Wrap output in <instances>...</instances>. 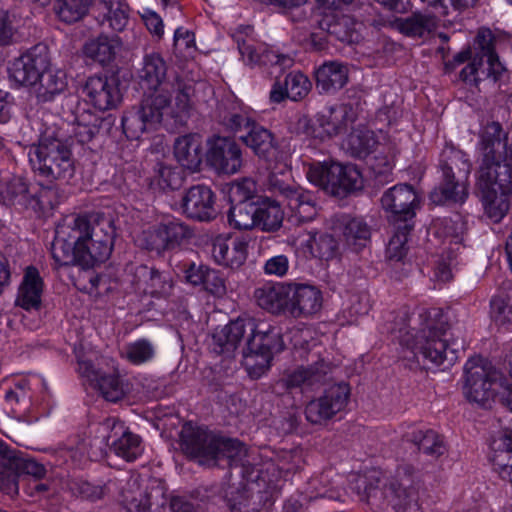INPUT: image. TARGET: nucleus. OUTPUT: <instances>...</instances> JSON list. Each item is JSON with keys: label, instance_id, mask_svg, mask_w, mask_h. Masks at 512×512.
<instances>
[{"label": "nucleus", "instance_id": "42", "mask_svg": "<svg viewBox=\"0 0 512 512\" xmlns=\"http://www.w3.org/2000/svg\"><path fill=\"white\" fill-rule=\"evenodd\" d=\"M284 213L278 202L264 200L257 206L256 227L263 231H275L280 228Z\"/></svg>", "mask_w": 512, "mask_h": 512}, {"label": "nucleus", "instance_id": "57", "mask_svg": "<svg viewBox=\"0 0 512 512\" xmlns=\"http://www.w3.org/2000/svg\"><path fill=\"white\" fill-rule=\"evenodd\" d=\"M256 191V182L250 178H244L229 187V200L232 204L250 203L248 200L253 198Z\"/></svg>", "mask_w": 512, "mask_h": 512}, {"label": "nucleus", "instance_id": "48", "mask_svg": "<svg viewBox=\"0 0 512 512\" xmlns=\"http://www.w3.org/2000/svg\"><path fill=\"white\" fill-rule=\"evenodd\" d=\"M229 223L237 229L256 227L257 205L254 203L233 204L229 211Z\"/></svg>", "mask_w": 512, "mask_h": 512}, {"label": "nucleus", "instance_id": "35", "mask_svg": "<svg viewBox=\"0 0 512 512\" xmlns=\"http://www.w3.org/2000/svg\"><path fill=\"white\" fill-rule=\"evenodd\" d=\"M490 314L493 322L505 329H512V284H507L491 299Z\"/></svg>", "mask_w": 512, "mask_h": 512}, {"label": "nucleus", "instance_id": "12", "mask_svg": "<svg viewBox=\"0 0 512 512\" xmlns=\"http://www.w3.org/2000/svg\"><path fill=\"white\" fill-rule=\"evenodd\" d=\"M100 454L110 448L117 456L133 461L143 451L140 437L130 432L118 418L108 417L96 428L94 444Z\"/></svg>", "mask_w": 512, "mask_h": 512}, {"label": "nucleus", "instance_id": "14", "mask_svg": "<svg viewBox=\"0 0 512 512\" xmlns=\"http://www.w3.org/2000/svg\"><path fill=\"white\" fill-rule=\"evenodd\" d=\"M122 503L128 512H166L167 488L158 478L143 485L138 477H130L122 489Z\"/></svg>", "mask_w": 512, "mask_h": 512}, {"label": "nucleus", "instance_id": "24", "mask_svg": "<svg viewBox=\"0 0 512 512\" xmlns=\"http://www.w3.org/2000/svg\"><path fill=\"white\" fill-rule=\"evenodd\" d=\"M47 66L46 55L37 54L35 50H32L14 60L9 69L10 78L17 84L31 87L34 90L41 73Z\"/></svg>", "mask_w": 512, "mask_h": 512}, {"label": "nucleus", "instance_id": "49", "mask_svg": "<svg viewBox=\"0 0 512 512\" xmlns=\"http://www.w3.org/2000/svg\"><path fill=\"white\" fill-rule=\"evenodd\" d=\"M434 234L439 238L449 239L450 243L458 244L462 241L465 223L459 215L455 218L438 219L433 225Z\"/></svg>", "mask_w": 512, "mask_h": 512}, {"label": "nucleus", "instance_id": "31", "mask_svg": "<svg viewBox=\"0 0 512 512\" xmlns=\"http://www.w3.org/2000/svg\"><path fill=\"white\" fill-rule=\"evenodd\" d=\"M68 87L67 74L64 70L45 68L39 78L33 93L39 102H50L63 94Z\"/></svg>", "mask_w": 512, "mask_h": 512}, {"label": "nucleus", "instance_id": "20", "mask_svg": "<svg viewBox=\"0 0 512 512\" xmlns=\"http://www.w3.org/2000/svg\"><path fill=\"white\" fill-rule=\"evenodd\" d=\"M85 102L99 111L114 109L121 102L119 85L114 78L91 76L82 87Z\"/></svg>", "mask_w": 512, "mask_h": 512}, {"label": "nucleus", "instance_id": "33", "mask_svg": "<svg viewBox=\"0 0 512 512\" xmlns=\"http://www.w3.org/2000/svg\"><path fill=\"white\" fill-rule=\"evenodd\" d=\"M403 437L414 443L423 453L438 457L444 454L446 447L442 437L432 429H423L416 425H408Z\"/></svg>", "mask_w": 512, "mask_h": 512}, {"label": "nucleus", "instance_id": "29", "mask_svg": "<svg viewBox=\"0 0 512 512\" xmlns=\"http://www.w3.org/2000/svg\"><path fill=\"white\" fill-rule=\"evenodd\" d=\"M43 286L39 271L33 266H28L18 288L16 305L25 310L38 309L41 305Z\"/></svg>", "mask_w": 512, "mask_h": 512}, {"label": "nucleus", "instance_id": "15", "mask_svg": "<svg viewBox=\"0 0 512 512\" xmlns=\"http://www.w3.org/2000/svg\"><path fill=\"white\" fill-rule=\"evenodd\" d=\"M75 354L80 376L97 388L104 399L117 402L125 396L127 388L118 375L103 374L93 363L94 355H85L82 348H75Z\"/></svg>", "mask_w": 512, "mask_h": 512}, {"label": "nucleus", "instance_id": "44", "mask_svg": "<svg viewBox=\"0 0 512 512\" xmlns=\"http://www.w3.org/2000/svg\"><path fill=\"white\" fill-rule=\"evenodd\" d=\"M143 292L151 296H167L172 290V281L167 273H160L153 269H143Z\"/></svg>", "mask_w": 512, "mask_h": 512}, {"label": "nucleus", "instance_id": "19", "mask_svg": "<svg viewBox=\"0 0 512 512\" xmlns=\"http://www.w3.org/2000/svg\"><path fill=\"white\" fill-rule=\"evenodd\" d=\"M381 204L394 221L407 222L416 215L420 197L411 185L399 184L383 194Z\"/></svg>", "mask_w": 512, "mask_h": 512}, {"label": "nucleus", "instance_id": "1", "mask_svg": "<svg viewBox=\"0 0 512 512\" xmlns=\"http://www.w3.org/2000/svg\"><path fill=\"white\" fill-rule=\"evenodd\" d=\"M167 70V63L159 53L144 55L137 77L141 87L149 93L145 94L139 108L122 118L128 138L138 139L145 132L167 125L170 120L181 122L188 116L194 89L178 78L175 83H169Z\"/></svg>", "mask_w": 512, "mask_h": 512}, {"label": "nucleus", "instance_id": "40", "mask_svg": "<svg viewBox=\"0 0 512 512\" xmlns=\"http://www.w3.org/2000/svg\"><path fill=\"white\" fill-rule=\"evenodd\" d=\"M492 453L490 460L493 468L502 478L512 472V442L509 437L501 435L491 444Z\"/></svg>", "mask_w": 512, "mask_h": 512}, {"label": "nucleus", "instance_id": "46", "mask_svg": "<svg viewBox=\"0 0 512 512\" xmlns=\"http://www.w3.org/2000/svg\"><path fill=\"white\" fill-rule=\"evenodd\" d=\"M252 33L250 26L239 27L234 34L235 41L237 42L238 50L243 62L249 66L259 65L261 49L263 45L256 46L252 40L244 39L243 36H248Z\"/></svg>", "mask_w": 512, "mask_h": 512}, {"label": "nucleus", "instance_id": "54", "mask_svg": "<svg viewBox=\"0 0 512 512\" xmlns=\"http://www.w3.org/2000/svg\"><path fill=\"white\" fill-rule=\"evenodd\" d=\"M59 203L58 193L50 187L41 188L38 192L32 193L28 207L35 212L48 214Z\"/></svg>", "mask_w": 512, "mask_h": 512}, {"label": "nucleus", "instance_id": "17", "mask_svg": "<svg viewBox=\"0 0 512 512\" xmlns=\"http://www.w3.org/2000/svg\"><path fill=\"white\" fill-rule=\"evenodd\" d=\"M349 396L350 389L346 383L329 387L322 396L307 404L306 419L312 424L325 423L346 407Z\"/></svg>", "mask_w": 512, "mask_h": 512}, {"label": "nucleus", "instance_id": "26", "mask_svg": "<svg viewBox=\"0 0 512 512\" xmlns=\"http://www.w3.org/2000/svg\"><path fill=\"white\" fill-rule=\"evenodd\" d=\"M348 80V66L340 61H326L315 70L316 88L320 94H335Z\"/></svg>", "mask_w": 512, "mask_h": 512}, {"label": "nucleus", "instance_id": "21", "mask_svg": "<svg viewBox=\"0 0 512 512\" xmlns=\"http://www.w3.org/2000/svg\"><path fill=\"white\" fill-rule=\"evenodd\" d=\"M288 315L310 318L320 312L323 305L322 291L308 283L290 282Z\"/></svg>", "mask_w": 512, "mask_h": 512}, {"label": "nucleus", "instance_id": "43", "mask_svg": "<svg viewBox=\"0 0 512 512\" xmlns=\"http://www.w3.org/2000/svg\"><path fill=\"white\" fill-rule=\"evenodd\" d=\"M155 355V345L145 338L127 343L121 352L123 359L137 366L151 362L155 358Z\"/></svg>", "mask_w": 512, "mask_h": 512}, {"label": "nucleus", "instance_id": "51", "mask_svg": "<svg viewBox=\"0 0 512 512\" xmlns=\"http://www.w3.org/2000/svg\"><path fill=\"white\" fill-rule=\"evenodd\" d=\"M167 249L179 245L181 241L190 235L186 225L175 218H167L159 224Z\"/></svg>", "mask_w": 512, "mask_h": 512}, {"label": "nucleus", "instance_id": "10", "mask_svg": "<svg viewBox=\"0 0 512 512\" xmlns=\"http://www.w3.org/2000/svg\"><path fill=\"white\" fill-rule=\"evenodd\" d=\"M464 394L470 401L480 406L490 405L497 394L501 395L506 382L503 374L488 360L474 356L464 366Z\"/></svg>", "mask_w": 512, "mask_h": 512}, {"label": "nucleus", "instance_id": "52", "mask_svg": "<svg viewBox=\"0 0 512 512\" xmlns=\"http://www.w3.org/2000/svg\"><path fill=\"white\" fill-rule=\"evenodd\" d=\"M411 230L412 226L405 223L391 237L386 249V255L389 260L401 261L406 256L408 252V235Z\"/></svg>", "mask_w": 512, "mask_h": 512}, {"label": "nucleus", "instance_id": "6", "mask_svg": "<svg viewBox=\"0 0 512 512\" xmlns=\"http://www.w3.org/2000/svg\"><path fill=\"white\" fill-rule=\"evenodd\" d=\"M388 331L395 335L401 345L411 349L414 355L420 353L425 359L438 366L453 365L464 347L463 341L455 337L450 329L434 321L428 322L418 334L414 335L407 329L406 320L402 317L399 327L388 328Z\"/></svg>", "mask_w": 512, "mask_h": 512}, {"label": "nucleus", "instance_id": "3", "mask_svg": "<svg viewBox=\"0 0 512 512\" xmlns=\"http://www.w3.org/2000/svg\"><path fill=\"white\" fill-rule=\"evenodd\" d=\"M504 134L499 123L487 124L481 135L478 150L482 156L478 186L485 214L493 222H500L510 207L512 170L509 164L498 161Z\"/></svg>", "mask_w": 512, "mask_h": 512}, {"label": "nucleus", "instance_id": "28", "mask_svg": "<svg viewBox=\"0 0 512 512\" xmlns=\"http://www.w3.org/2000/svg\"><path fill=\"white\" fill-rule=\"evenodd\" d=\"M174 156L178 163L190 171L199 169L203 158V141L199 134L179 136L174 142Z\"/></svg>", "mask_w": 512, "mask_h": 512}, {"label": "nucleus", "instance_id": "27", "mask_svg": "<svg viewBox=\"0 0 512 512\" xmlns=\"http://www.w3.org/2000/svg\"><path fill=\"white\" fill-rule=\"evenodd\" d=\"M289 283H266L254 291L257 304L273 314H287L289 306Z\"/></svg>", "mask_w": 512, "mask_h": 512}, {"label": "nucleus", "instance_id": "9", "mask_svg": "<svg viewBox=\"0 0 512 512\" xmlns=\"http://www.w3.org/2000/svg\"><path fill=\"white\" fill-rule=\"evenodd\" d=\"M439 167L442 182L431 192V201L435 204L446 201L464 202L468 196L467 182L471 172L467 155L453 146H445L440 154Z\"/></svg>", "mask_w": 512, "mask_h": 512}, {"label": "nucleus", "instance_id": "63", "mask_svg": "<svg viewBox=\"0 0 512 512\" xmlns=\"http://www.w3.org/2000/svg\"><path fill=\"white\" fill-rule=\"evenodd\" d=\"M226 498L230 506L231 512H255V508H249V494L246 486L226 492Z\"/></svg>", "mask_w": 512, "mask_h": 512}, {"label": "nucleus", "instance_id": "23", "mask_svg": "<svg viewBox=\"0 0 512 512\" xmlns=\"http://www.w3.org/2000/svg\"><path fill=\"white\" fill-rule=\"evenodd\" d=\"M215 194L206 185H195L189 188L182 198V210L187 217L199 221L215 218Z\"/></svg>", "mask_w": 512, "mask_h": 512}, {"label": "nucleus", "instance_id": "36", "mask_svg": "<svg viewBox=\"0 0 512 512\" xmlns=\"http://www.w3.org/2000/svg\"><path fill=\"white\" fill-rule=\"evenodd\" d=\"M378 141L373 131L368 129H356L352 131L346 142V151L355 158L365 159L375 151Z\"/></svg>", "mask_w": 512, "mask_h": 512}, {"label": "nucleus", "instance_id": "37", "mask_svg": "<svg viewBox=\"0 0 512 512\" xmlns=\"http://www.w3.org/2000/svg\"><path fill=\"white\" fill-rule=\"evenodd\" d=\"M364 25L352 16L341 15L328 26V33L338 40L349 44L359 43L362 39Z\"/></svg>", "mask_w": 512, "mask_h": 512}, {"label": "nucleus", "instance_id": "22", "mask_svg": "<svg viewBox=\"0 0 512 512\" xmlns=\"http://www.w3.org/2000/svg\"><path fill=\"white\" fill-rule=\"evenodd\" d=\"M249 238L242 235L217 236L212 243L211 256L214 261L231 269L240 268L248 255Z\"/></svg>", "mask_w": 512, "mask_h": 512}, {"label": "nucleus", "instance_id": "62", "mask_svg": "<svg viewBox=\"0 0 512 512\" xmlns=\"http://www.w3.org/2000/svg\"><path fill=\"white\" fill-rule=\"evenodd\" d=\"M290 260L287 255L279 254L268 258L263 264V272L268 276L282 278L288 274Z\"/></svg>", "mask_w": 512, "mask_h": 512}, {"label": "nucleus", "instance_id": "50", "mask_svg": "<svg viewBox=\"0 0 512 512\" xmlns=\"http://www.w3.org/2000/svg\"><path fill=\"white\" fill-rule=\"evenodd\" d=\"M183 179V173L180 168L160 164L152 181V185L163 191L175 190L182 185Z\"/></svg>", "mask_w": 512, "mask_h": 512}, {"label": "nucleus", "instance_id": "45", "mask_svg": "<svg viewBox=\"0 0 512 512\" xmlns=\"http://www.w3.org/2000/svg\"><path fill=\"white\" fill-rule=\"evenodd\" d=\"M92 0H56L54 10L65 23L81 20L88 12Z\"/></svg>", "mask_w": 512, "mask_h": 512}, {"label": "nucleus", "instance_id": "64", "mask_svg": "<svg viewBox=\"0 0 512 512\" xmlns=\"http://www.w3.org/2000/svg\"><path fill=\"white\" fill-rule=\"evenodd\" d=\"M175 50L184 56L190 55L195 50L194 34L183 27H179L174 33Z\"/></svg>", "mask_w": 512, "mask_h": 512}, {"label": "nucleus", "instance_id": "2", "mask_svg": "<svg viewBox=\"0 0 512 512\" xmlns=\"http://www.w3.org/2000/svg\"><path fill=\"white\" fill-rule=\"evenodd\" d=\"M114 234L110 219L98 215L65 217L56 228L52 257L59 265L94 267L110 257Z\"/></svg>", "mask_w": 512, "mask_h": 512}, {"label": "nucleus", "instance_id": "59", "mask_svg": "<svg viewBox=\"0 0 512 512\" xmlns=\"http://www.w3.org/2000/svg\"><path fill=\"white\" fill-rule=\"evenodd\" d=\"M58 453L60 457L64 459V461L67 462L70 460L73 464L76 465L81 464L87 458L93 459L101 455L100 452L97 453L93 450L87 451L85 442L79 443L76 447L61 448Z\"/></svg>", "mask_w": 512, "mask_h": 512}, {"label": "nucleus", "instance_id": "11", "mask_svg": "<svg viewBox=\"0 0 512 512\" xmlns=\"http://www.w3.org/2000/svg\"><path fill=\"white\" fill-rule=\"evenodd\" d=\"M306 176L310 183L334 196H345L363 187V176L352 164L334 161L313 163L308 166Z\"/></svg>", "mask_w": 512, "mask_h": 512}, {"label": "nucleus", "instance_id": "30", "mask_svg": "<svg viewBox=\"0 0 512 512\" xmlns=\"http://www.w3.org/2000/svg\"><path fill=\"white\" fill-rule=\"evenodd\" d=\"M331 369V364L321 359L308 368L298 367L288 372L284 382L287 388H302L304 390L322 383Z\"/></svg>", "mask_w": 512, "mask_h": 512}, {"label": "nucleus", "instance_id": "38", "mask_svg": "<svg viewBox=\"0 0 512 512\" xmlns=\"http://www.w3.org/2000/svg\"><path fill=\"white\" fill-rule=\"evenodd\" d=\"M99 10L109 27L116 31H123L129 22V7L124 0H100Z\"/></svg>", "mask_w": 512, "mask_h": 512}, {"label": "nucleus", "instance_id": "8", "mask_svg": "<svg viewBox=\"0 0 512 512\" xmlns=\"http://www.w3.org/2000/svg\"><path fill=\"white\" fill-rule=\"evenodd\" d=\"M371 475L375 479L377 486L374 487L372 483L367 485L365 477H358L356 486L358 489L364 487V491L360 494L361 500L371 501L383 495L388 503L395 511H404L412 504L416 503L418 495V479L416 471L409 465L401 466L396 470L395 475L387 480L381 479L376 475Z\"/></svg>", "mask_w": 512, "mask_h": 512}, {"label": "nucleus", "instance_id": "16", "mask_svg": "<svg viewBox=\"0 0 512 512\" xmlns=\"http://www.w3.org/2000/svg\"><path fill=\"white\" fill-rule=\"evenodd\" d=\"M354 120L355 113L351 105H336L318 113L314 120H305L306 133L311 137L324 140L345 131Z\"/></svg>", "mask_w": 512, "mask_h": 512}, {"label": "nucleus", "instance_id": "32", "mask_svg": "<svg viewBox=\"0 0 512 512\" xmlns=\"http://www.w3.org/2000/svg\"><path fill=\"white\" fill-rule=\"evenodd\" d=\"M240 139L259 158L269 163L272 161L277 145L275 137L270 130L255 123Z\"/></svg>", "mask_w": 512, "mask_h": 512}, {"label": "nucleus", "instance_id": "47", "mask_svg": "<svg viewBox=\"0 0 512 512\" xmlns=\"http://www.w3.org/2000/svg\"><path fill=\"white\" fill-rule=\"evenodd\" d=\"M31 195L27 184L20 177H14L10 174V180L4 191L0 192V203H19L28 207Z\"/></svg>", "mask_w": 512, "mask_h": 512}, {"label": "nucleus", "instance_id": "34", "mask_svg": "<svg viewBox=\"0 0 512 512\" xmlns=\"http://www.w3.org/2000/svg\"><path fill=\"white\" fill-rule=\"evenodd\" d=\"M121 46L122 42L119 37L101 35L85 44L84 53L101 64H108L115 59Z\"/></svg>", "mask_w": 512, "mask_h": 512}, {"label": "nucleus", "instance_id": "56", "mask_svg": "<svg viewBox=\"0 0 512 512\" xmlns=\"http://www.w3.org/2000/svg\"><path fill=\"white\" fill-rule=\"evenodd\" d=\"M67 488L73 496L91 501L101 499L106 494L105 486L92 485L91 483L81 479H72L68 481Z\"/></svg>", "mask_w": 512, "mask_h": 512}, {"label": "nucleus", "instance_id": "39", "mask_svg": "<svg viewBox=\"0 0 512 512\" xmlns=\"http://www.w3.org/2000/svg\"><path fill=\"white\" fill-rule=\"evenodd\" d=\"M438 19L430 14L413 13L397 23L401 33L409 37H424L437 28Z\"/></svg>", "mask_w": 512, "mask_h": 512}, {"label": "nucleus", "instance_id": "25", "mask_svg": "<svg viewBox=\"0 0 512 512\" xmlns=\"http://www.w3.org/2000/svg\"><path fill=\"white\" fill-rule=\"evenodd\" d=\"M289 210L288 219L295 224L312 221L317 213V204L312 193L300 188L285 186L280 188Z\"/></svg>", "mask_w": 512, "mask_h": 512}, {"label": "nucleus", "instance_id": "61", "mask_svg": "<svg viewBox=\"0 0 512 512\" xmlns=\"http://www.w3.org/2000/svg\"><path fill=\"white\" fill-rule=\"evenodd\" d=\"M337 250V241L331 235L317 234L313 257L330 260L337 255Z\"/></svg>", "mask_w": 512, "mask_h": 512}, {"label": "nucleus", "instance_id": "55", "mask_svg": "<svg viewBox=\"0 0 512 512\" xmlns=\"http://www.w3.org/2000/svg\"><path fill=\"white\" fill-rule=\"evenodd\" d=\"M5 400L15 413L28 408L31 400L28 381L20 380L15 383L14 387L6 392Z\"/></svg>", "mask_w": 512, "mask_h": 512}, {"label": "nucleus", "instance_id": "58", "mask_svg": "<svg viewBox=\"0 0 512 512\" xmlns=\"http://www.w3.org/2000/svg\"><path fill=\"white\" fill-rule=\"evenodd\" d=\"M222 122L224 126L234 133L244 130L247 133L252 125L256 123L246 110L231 112L224 116Z\"/></svg>", "mask_w": 512, "mask_h": 512}, {"label": "nucleus", "instance_id": "5", "mask_svg": "<svg viewBox=\"0 0 512 512\" xmlns=\"http://www.w3.org/2000/svg\"><path fill=\"white\" fill-rule=\"evenodd\" d=\"M181 446L185 454L197 459L201 465H217L226 458L229 466H240L243 476L251 481H270L266 472L271 468L274 470L271 461L257 467L250 460L254 458L240 441L218 436L204 427L185 425L181 431Z\"/></svg>", "mask_w": 512, "mask_h": 512}, {"label": "nucleus", "instance_id": "7", "mask_svg": "<svg viewBox=\"0 0 512 512\" xmlns=\"http://www.w3.org/2000/svg\"><path fill=\"white\" fill-rule=\"evenodd\" d=\"M28 158L32 170L48 182L68 183L76 172L72 150L58 138H41L29 147Z\"/></svg>", "mask_w": 512, "mask_h": 512}, {"label": "nucleus", "instance_id": "4", "mask_svg": "<svg viewBox=\"0 0 512 512\" xmlns=\"http://www.w3.org/2000/svg\"><path fill=\"white\" fill-rule=\"evenodd\" d=\"M249 331L244 365L253 378H259L270 367L273 354L284 349L280 334L265 323L257 324L252 318H238L229 324L216 328L212 335V348L218 354H231Z\"/></svg>", "mask_w": 512, "mask_h": 512}, {"label": "nucleus", "instance_id": "41", "mask_svg": "<svg viewBox=\"0 0 512 512\" xmlns=\"http://www.w3.org/2000/svg\"><path fill=\"white\" fill-rule=\"evenodd\" d=\"M342 235L346 244L353 250L358 251L369 242L370 229L361 219L344 218L342 221Z\"/></svg>", "mask_w": 512, "mask_h": 512}, {"label": "nucleus", "instance_id": "53", "mask_svg": "<svg viewBox=\"0 0 512 512\" xmlns=\"http://www.w3.org/2000/svg\"><path fill=\"white\" fill-rule=\"evenodd\" d=\"M287 98L298 101L308 95L312 84L309 78L300 71L289 73L285 79Z\"/></svg>", "mask_w": 512, "mask_h": 512}, {"label": "nucleus", "instance_id": "13", "mask_svg": "<svg viewBox=\"0 0 512 512\" xmlns=\"http://www.w3.org/2000/svg\"><path fill=\"white\" fill-rule=\"evenodd\" d=\"M0 466L4 471L1 473L3 476L6 473L7 479L2 480L0 488L9 495L18 493L19 485L24 481L23 475L33 476L31 489L35 492L41 493L46 491V485L39 483L37 479L43 477L46 470L43 465L28 458H24L17 451L10 449L6 444L0 441Z\"/></svg>", "mask_w": 512, "mask_h": 512}, {"label": "nucleus", "instance_id": "18", "mask_svg": "<svg viewBox=\"0 0 512 512\" xmlns=\"http://www.w3.org/2000/svg\"><path fill=\"white\" fill-rule=\"evenodd\" d=\"M206 160L217 173L227 175L239 172L243 164L242 151L236 141L219 136L208 141Z\"/></svg>", "mask_w": 512, "mask_h": 512}, {"label": "nucleus", "instance_id": "60", "mask_svg": "<svg viewBox=\"0 0 512 512\" xmlns=\"http://www.w3.org/2000/svg\"><path fill=\"white\" fill-rule=\"evenodd\" d=\"M140 246L160 252L167 249L159 224L143 231L137 239Z\"/></svg>", "mask_w": 512, "mask_h": 512}]
</instances>
